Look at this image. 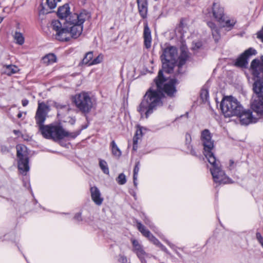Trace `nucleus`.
I'll return each mask as SVG.
<instances>
[{
    "instance_id": "f257e3e1",
    "label": "nucleus",
    "mask_w": 263,
    "mask_h": 263,
    "mask_svg": "<svg viewBox=\"0 0 263 263\" xmlns=\"http://www.w3.org/2000/svg\"><path fill=\"white\" fill-rule=\"evenodd\" d=\"M156 87L149 88L144 95L143 99L137 110L140 114L141 118H148L154 110L162 105V99L163 92L172 97L176 90L175 87L176 80L172 79L165 83L166 79L163 77L162 71L159 70L157 77L155 80Z\"/></svg>"
},
{
    "instance_id": "f03ea898",
    "label": "nucleus",
    "mask_w": 263,
    "mask_h": 263,
    "mask_svg": "<svg viewBox=\"0 0 263 263\" xmlns=\"http://www.w3.org/2000/svg\"><path fill=\"white\" fill-rule=\"evenodd\" d=\"M251 70L255 81L253 89L257 96L251 103V108L257 116L253 115L250 109H243L242 106L241 111L237 116L239 117L240 123L246 125L256 123L259 117L263 118V56L252 61Z\"/></svg>"
},
{
    "instance_id": "7ed1b4c3",
    "label": "nucleus",
    "mask_w": 263,
    "mask_h": 263,
    "mask_svg": "<svg viewBox=\"0 0 263 263\" xmlns=\"http://www.w3.org/2000/svg\"><path fill=\"white\" fill-rule=\"evenodd\" d=\"M90 17V14L83 10L80 13H73L64 23L59 20H54L51 23L53 30L56 31V38L61 41H68L70 37L78 38L83 30L82 24Z\"/></svg>"
},
{
    "instance_id": "20e7f679",
    "label": "nucleus",
    "mask_w": 263,
    "mask_h": 263,
    "mask_svg": "<svg viewBox=\"0 0 263 263\" xmlns=\"http://www.w3.org/2000/svg\"><path fill=\"white\" fill-rule=\"evenodd\" d=\"M49 111V107L47 104L39 102L35 118L36 123L39 124V129L44 138L58 140L65 137L74 138L77 136L74 133H69L65 130L60 125H43Z\"/></svg>"
},
{
    "instance_id": "39448f33",
    "label": "nucleus",
    "mask_w": 263,
    "mask_h": 263,
    "mask_svg": "<svg viewBox=\"0 0 263 263\" xmlns=\"http://www.w3.org/2000/svg\"><path fill=\"white\" fill-rule=\"evenodd\" d=\"M220 108L226 117L237 116L242 110L240 102L232 96L224 97L220 103Z\"/></svg>"
},
{
    "instance_id": "423d86ee",
    "label": "nucleus",
    "mask_w": 263,
    "mask_h": 263,
    "mask_svg": "<svg viewBox=\"0 0 263 263\" xmlns=\"http://www.w3.org/2000/svg\"><path fill=\"white\" fill-rule=\"evenodd\" d=\"M178 53L177 48L174 46H168L165 48L161 56L162 63V72L171 73L177 62Z\"/></svg>"
},
{
    "instance_id": "0eeeda50",
    "label": "nucleus",
    "mask_w": 263,
    "mask_h": 263,
    "mask_svg": "<svg viewBox=\"0 0 263 263\" xmlns=\"http://www.w3.org/2000/svg\"><path fill=\"white\" fill-rule=\"evenodd\" d=\"M73 100L77 107L84 113L89 112L95 103V100L85 92L76 95Z\"/></svg>"
},
{
    "instance_id": "6e6552de",
    "label": "nucleus",
    "mask_w": 263,
    "mask_h": 263,
    "mask_svg": "<svg viewBox=\"0 0 263 263\" xmlns=\"http://www.w3.org/2000/svg\"><path fill=\"white\" fill-rule=\"evenodd\" d=\"M208 161L212 166L210 168V171L215 182L224 184L230 182L229 178L226 175L224 171L221 170L220 162L216 159L215 157H210Z\"/></svg>"
},
{
    "instance_id": "1a4fd4ad",
    "label": "nucleus",
    "mask_w": 263,
    "mask_h": 263,
    "mask_svg": "<svg viewBox=\"0 0 263 263\" xmlns=\"http://www.w3.org/2000/svg\"><path fill=\"white\" fill-rule=\"evenodd\" d=\"M201 142L203 146V154L207 159L215 157L212 150L214 147V141L212 138V135L208 129H204L201 133Z\"/></svg>"
},
{
    "instance_id": "9d476101",
    "label": "nucleus",
    "mask_w": 263,
    "mask_h": 263,
    "mask_svg": "<svg viewBox=\"0 0 263 263\" xmlns=\"http://www.w3.org/2000/svg\"><path fill=\"white\" fill-rule=\"evenodd\" d=\"M18 168L21 173L26 175L29 170V159L27 147L24 145L16 146Z\"/></svg>"
},
{
    "instance_id": "9b49d317",
    "label": "nucleus",
    "mask_w": 263,
    "mask_h": 263,
    "mask_svg": "<svg viewBox=\"0 0 263 263\" xmlns=\"http://www.w3.org/2000/svg\"><path fill=\"white\" fill-rule=\"evenodd\" d=\"M256 51L252 48H250L246 50L240 56L237 58L235 62V65L236 66L240 67H245L248 65V59L251 55H255Z\"/></svg>"
},
{
    "instance_id": "f8f14e48",
    "label": "nucleus",
    "mask_w": 263,
    "mask_h": 263,
    "mask_svg": "<svg viewBox=\"0 0 263 263\" xmlns=\"http://www.w3.org/2000/svg\"><path fill=\"white\" fill-rule=\"evenodd\" d=\"M212 13L216 20L222 24L224 22L223 8L218 3H214L212 7Z\"/></svg>"
},
{
    "instance_id": "ddd939ff",
    "label": "nucleus",
    "mask_w": 263,
    "mask_h": 263,
    "mask_svg": "<svg viewBox=\"0 0 263 263\" xmlns=\"http://www.w3.org/2000/svg\"><path fill=\"white\" fill-rule=\"evenodd\" d=\"M58 16L61 19L62 24L66 22V20L72 15L70 13V7L68 4H65L62 7H60L57 12Z\"/></svg>"
},
{
    "instance_id": "4468645a",
    "label": "nucleus",
    "mask_w": 263,
    "mask_h": 263,
    "mask_svg": "<svg viewBox=\"0 0 263 263\" xmlns=\"http://www.w3.org/2000/svg\"><path fill=\"white\" fill-rule=\"evenodd\" d=\"M138 9L140 16L143 18L147 17L148 11L147 0H137Z\"/></svg>"
},
{
    "instance_id": "2eb2a0df",
    "label": "nucleus",
    "mask_w": 263,
    "mask_h": 263,
    "mask_svg": "<svg viewBox=\"0 0 263 263\" xmlns=\"http://www.w3.org/2000/svg\"><path fill=\"white\" fill-rule=\"evenodd\" d=\"M91 197L92 201L98 205H100L103 201L99 190L96 186L90 188Z\"/></svg>"
},
{
    "instance_id": "dca6fc26",
    "label": "nucleus",
    "mask_w": 263,
    "mask_h": 263,
    "mask_svg": "<svg viewBox=\"0 0 263 263\" xmlns=\"http://www.w3.org/2000/svg\"><path fill=\"white\" fill-rule=\"evenodd\" d=\"M132 242L133 246V251L140 259H142L145 256V253L142 246L136 239H132Z\"/></svg>"
},
{
    "instance_id": "f3484780",
    "label": "nucleus",
    "mask_w": 263,
    "mask_h": 263,
    "mask_svg": "<svg viewBox=\"0 0 263 263\" xmlns=\"http://www.w3.org/2000/svg\"><path fill=\"white\" fill-rule=\"evenodd\" d=\"M143 37L144 46L146 48H149L152 44L151 31L147 24L144 25Z\"/></svg>"
},
{
    "instance_id": "a211bd4d",
    "label": "nucleus",
    "mask_w": 263,
    "mask_h": 263,
    "mask_svg": "<svg viewBox=\"0 0 263 263\" xmlns=\"http://www.w3.org/2000/svg\"><path fill=\"white\" fill-rule=\"evenodd\" d=\"M181 54L178 58V66L179 68H180L182 65H183L185 64V61L188 58L186 48L184 45H182V46L181 47Z\"/></svg>"
},
{
    "instance_id": "6ab92c4d",
    "label": "nucleus",
    "mask_w": 263,
    "mask_h": 263,
    "mask_svg": "<svg viewBox=\"0 0 263 263\" xmlns=\"http://www.w3.org/2000/svg\"><path fill=\"white\" fill-rule=\"evenodd\" d=\"M142 128L143 127L137 126L136 133L133 138V149L135 151L137 149L138 140L141 139L142 137Z\"/></svg>"
},
{
    "instance_id": "aec40b11",
    "label": "nucleus",
    "mask_w": 263,
    "mask_h": 263,
    "mask_svg": "<svg viewBox=\"0 0 263 263\" xmlns=\"http://www.w3.org/2000/svg\"><path fill=\"white\" fill-rule=\"evenodd\" d=\"M57 57L53 53H48L43 57L42 63L46 65L52 64L57 62Z\"/></svg>"
},
{
    "instance_id": "412c9836",
    "label": "nucleus",
    "mask_w": 263,
    "mask_h": 263,
    "mask_svg": "<svg viewBox=\"0 0 263 263\" xmlns=\"http://www.w3.org/2000/svg\"><path fill=\"white\" fill-rule=\"evenodd\" d=\"M208 25L211 29L213 37L215 41L217 42L220 38V35L218 28L213 23L211 22L208 23Z\"/></svg>"
},
{
    "instance_id": "4be33fe9",
    "label": "nucleus",
    "mask_w": 263,
    "mask_h": 263,
    "mask_svg": "<svg viewBox=\"0 0 263 263\" xmlns=\"http://www.w3.org/2000/svg\"><path fill=\"white\" fill-rule=\"evenodd\" d=\"M4 68L5 73L8 76L16 73L19 71V68L13 65H5Z\"/></svg>"
},
{
    "instance_id": "5701e85b",
    "label": "nucleus",
    "mask_w": 263,
    "mask_h": 263,
    "mask_svg": "<svg viewBox=\"0 0 263 263\" xmlns=\"http://www.w3.org/2000/svg\"><path fill=\"white\" fill-rule=\"evenodd\" d=\"M137 227L144 236L148 238L152 234L150 231L147 230L141 222H138L137 223Z\"/></svg>"
},
{
    "instance_id": "b1692460",
    "label": "nucleus",
    "mask_w": 263,
    "mask_h": 263,
    "mask_svg": "<svg viewBox=\"0 0 263 263\" xmlns=\"http://www.w3.org/2000/svg\"><path fill=\"white\" fill-rule=\"evenodd\" d=\"M110 146L111 148L112 154L116 157H120L121 155V151L116 144L115 141L113 140L111 141Z\"/></svg>"
},
{
    "instance_id": "393cba45",
    "label": "nucleus",
    "mask_w": 263,
    "mask_h": 263,
    "mask_svg": "<svg viewBox=\"0 0 263 263\" xmlns=\"http://www.w3.org/2000/svg\"><path fill=\"white\" fill-rule=\"evenodd\" d=\"M93 58V53L92 52H88L85 54V57L82 60V64L88 65H92L90 64L91 61H92Z\"/></svg>"
},
{
    "instance_id": "a878e982",
    "label": "nucleus",
    "mask_w": 263,
    "mask_h": 263,
    "mask_svg": "<svg viewBox=\"0 0 263 263\" xmlns=\"http://www.w3.org/2000/svg\"><path fill=\"white\" fill-rule=\"evenodd\" d=\"M236 23V21L234 18H228L226 20L224 18V22L220 25L223 27H227L231 29Z\"/></svg>"
},
{
    "instance_id": "bb28decb",
    "label": "nucleus",
    "mask_w": 263,
    "mask_h": 263,
    "mask_svg": "<svg viewBox=\"0 0 263 263\" xmlns=\"http://www.w3.org/2000/svg\"><path fill=\"white\" fill-rule=\"evenodd\" d=\"M14 39L16 43L19 45H22L24 43V38L23 34L19 32H15L14 35Z\"/></svg>"
},
{
    "instance_id": "cd10ccee",
    "label": "nucleus",
    "mask_w": 263,
    "mask_h": 263,
    "mask_svg": "<svg viewBox=\"0 0 263 263\" xmlns=\"http://www.w3.org/2000/svg\"><path fill=\"white\" fill-rule=\"evenodd\" d=\"M61 1V0H46V5L49 9L52 10L55 8Z\"/></svg>"
},
{
    "instance_id": "c85d7f7f",
    "label": "nucleus",
    "mask_w": 263,
    "mask_h": 263,
    "mask_svg": "<svg viewBox=\"0 0 263 263\" xmlns=\"http://www.w3.org/2000/svg\"><path fill=\"white\" fill-rule=\"evenodd\" d=\"M99 166L102 171L106 174H109V168L107 162L103 160H100L99 161Z\"/></svg>"
},
{
    "instance_id": "c756f323",
    "label": "nucleus",
    "mask_w": 263,
    "mask_h": 263,
    "mask_svg": "<svg viewBox=\"0 0 263 263\" xmlns=\"http://www.w3.org/2000/svg\"><path fill=\"white\" fill-rule=\"evenodd\" d=\"M148 240L153 242L154 245L161 248L162 250H164L165 247L159 242V241L152 234L148 238Z\"/></svg>"
},
{
    "instance_id": "7c9ffc66",
    "label": "nucleus",
    "mask_w": 263,
    "mask_h": 263,
    "mask_svg": "<svg viewBox=\"0 0 263 263\" xmlns=\"http://www.w3.org/2000/svg\"><path fill=\"white\" fill-rule=\"evenodd\" d=\"M116 181L120 185H123L126 182V178L123 173H121L116 178Z\"/></svg>"
},
{
    "instance_id": "2f4dec72",
    "label": "nucleus",
    "mask_w": 263,
    "mask_h": 263,
    "mask_svg": "<svg viewBox=\"0 0 263 263\" xmlns=\"http://www.w3.org/2000/svg\"><path fill=\"white\" fill-rule=\"evenodd\" d=\"M103 59V55L102 54H99L97 58L92 60L90 64L95 65L100 63Z\"/></svg>"
},
{
    "instance_id": "473e14b6",
    "label": "nucleus",
    "mask_w": 263,
    "mask_h": 263,
    "mask_svg": "<svg viewBox=\"0 0 263 263\" xmlns=\"http://www.w3.org/2000/svg\"><path fill=\"white\" fill-rule=\"evenodd\" d=\"M140 162L138 161L136 162V165L134 169V178L135 179H137L138 174L139 171Z\"/></svg>"
},
{
    "instance_id": "72a5a7b5",
    "label": "nucleus",
    "mask_w": 263,
    "mask_h": 263,
    "mask_svg": "<svg viewBox=\"0 0 263 263\" xmlns=\"http://www.w3.org/2000/svg\"><path fill=\"white\" fill-rule=\"evenodd\" d=\"M200 96L203 101L207 100L208 97V92L206 89H202L201 91Z\"/></svg>"
},
{
    "instance_id": "f704fd0d",
    "label": "nucleus",
    "mask_w": 263,
    "mask_h": 263,
    "mask_svg": "<svg viewBox=\"0 0 263 263\" xmlns=\"http://www.w3.org/2000/svg\"><path fill=\"white\" fill-rule=\"evenodd\" d=\"M256 237L257 240L259 242L261 247L263 248V237H262L261 234L258 232L256 233Z\"/></svg>"
},
{
    "instance_id": "c9c22d12",
    "label": "nucleus",
    "mask_w": 263,
    "mask_h": 263,
    "mask_svg": "<svg viewBox=\"0 0 263 263\" xmlns=\"http://www.w3.org/2000/svg\"><path fill=\"white\" fill-rule=\"evenodd\" d=\"M257 37L261 40L263 43V27L257 33Z\"/></svg>"
},
{
    "instance_id": "e433bc0d",
    "label": "nucleus",
    "mask_w": 263,
    "mask_h": 263,
    "mask_svg": "<svg viewBox=\"0 0 263 263\" xmlns=\"http://www.w3.org/2000/svg\"><path fill=\"white\" fill-rule=\"evenodd\" d=\"M192 141V138L190 134L187 133L185 135V142L186 144H190Z\"/></svg>"
},
{
    "instance_id": "4c0bfd02",
    "label": "nucleus",
    "mask_w": 263,
    "mask_h": 263,
    "mask_svg": "<svg viewBox=\"0 0 263 263\" xmlns=\"http://www.w3.org/2000/svg\"><path fill=\"white\" fill-rule=\"evenodd\" d=\"M193 44L194 45L193 46L192 48L194 50H196V49L199 48L202 45L201 43L200 42L194 43Z\"/></svg>"
},
{
    "instance_id": "58836bf2",
    "label": "nucleus",
    "mask_w": 263,
    "mask_h": 263,
    "mask_svg": "<svg viewBox=\"0 0 263 263\" xmlns=\"http://www.w3.org/2000/svg\"><path fill=\"white\" fill-rule=\"evenodd\" d=\"M74 218L78 221H81L82 220L81 217V214L80 213H78L75 215Z\"/></svg>"
},
{
    "instance_id": "ea45409f",
    "label": "nucleus",
    "mask_w": 263,
    "mask_h": 263,
    "mask_svg": "<svg viewBox=\"0 0 263 263\" xmlns=\"http://www.w3.org/2000/svg\"><path fill=\"white\" fill-rule=\"evenodd\" d=\"M28 103H29V101L27 99H23L22 101V105L23 106H26L28 105Z\"/></svg>"
},
{
    "instance_id": "a19ab883",
    "label": "nucleus",
    "mask_w": 263,
    "mask_h": 263,
    "mask_svg": "<svg viewBox=\"0 0 263 263\" xmlns=\"http://www.w3.org/2000/svg\"><path fill=\"white\" fill-rule=\"evenodd\" d=\"M182 24L181 23V24H180L178 29V31H180L181 33V31L183 29V26H182Z\"/></svg>"
},
{
    "instance_id": "79ce46f5",
    "label": "nucleus",
    "mask_w": 263,
    "mask_h": 263,
    "mask_svg": "<svg viewBox=\"0 0 263 263\" xmlns=\"http://www.w3.org/2000/svg\"><path fill=\"white\" fill-rule=\"evenodd\" d=\"M13 133H14L15 135L17 136H19V135L21 134L20 131L17 130H14Z\"/></svg>"
},
{
    "instance_id": "37998d69",
    "label": "nucleus",
    "mask_w": 263,
    "mask_h": 263,
    "mask_svg": "<svg viewBox=\"0 0 263 263\" xmlns=\"http://www.w3.org/2000/svg\"><path fill=\"white\" fill-rule=\"evenodd\" d=\"M191 153L192 155H194V156H196L197 155V153L196 152V151L193 149H192L191 151Z\"/></svg>"
},
{
    "instance_id": "c03bdc74",
    "label": "nucleus",
    "mask_w": 263,
    "mask_h": 263,
    "mask_svg": "<svg viewBox=\"0 0 263 263\" xmlns=\"http://www.w3.org/2000/svg\"><path fill=\"white\" fill-rule=\"evenodd\" d=\"M134 179V184L135 186H137V182L136 181L137 179H135V178L133 177Z\"/></svg>"
},
{
    "instance_id": "a18cd8bd",
    "label": "nucleus",
    "mask_w": 263,
    "mask_h": 263,
    "mask_svg": "<svg viewBox=\"0 0 263 263\" xmlns=\"http://www.w3.org/2000/svg\"><path fill=\"white\" fill-rule=\"evenodd\" d=\"M49 12H48L47 11H45L44 9H43L41 11H40V13H49Z\"/></svg>"
},
{
    "instance_id": "49530a36",
    "label": "nucleus",
    "mask_w": 263,
    "mask_h": 263,
    "mask_svg": "<svg viewBox=\"0 0 263 263\" xmlns=\"http://www.w3.org/2000/svg\"><path fill=\"white\" fill-rule=\"evenodd\" d=\"M234 164V162L232 160L230 161V167H232V165Z\"/></svg>"
},
{
    "instance_id": "de8ad7c7",
    "label": "nucleus",
    "mask_w": 263,
    "mask_h": 263,
    "mask_svg": "<svg viewBox=\"0 0 263 263\" xmlns=\"http://www.w3.org/2000/svg\"><path fill=\"white\" fill-rule=\"evenodd\" d=\"M22 114L21 112H20L19 114H17V117L18 118H20L22 117Z\"/></svg>"
},
{
    "instance_id": "09e8293b",
    "label": "nucleus",
    "mask_w": 263,
    "mask_h": 263,
    "mask_svg": "<svg viewBox=\"0 0 263 263\" xmlns=\"http://www.w3.org/2000/svg\"><path fill=\"white\" fill-rule=\"evenodd\" d=\"M121 258H122V261H123L124 260H126V258H125V257H123V256H121Z\"/></svg>"
},
{
    "instance_id": "8fccbe9b",
    "label": "nucleus",
    "mask_w": 263,
    "mask_h": 263,
    "mask_svg": "<svg viewBox=\"0 0 263 263\" xmlns=\"http://www.w3.org/2000/svg\"><path fill=\"white\" fill-rule=\"evenodd\" d=\"M3 17L0 16V23L3 21Z\"/></svg>"
},
{
    "instance_id": "3c124183",
    "label": "nucleus",
    "mask_w": 263,
    "mask_h": 263,
    "mask_svg": "<svg viewBox=\"0 0 263 263\" xmlns=\"http://www.w3.org/2000/svg\"><path fill=\"white\" fill-rule=\"evenodd\" d=\"M86 1V0H82V3L84 4V3H85V1Z\"/></svg>"
}]
</instances>
